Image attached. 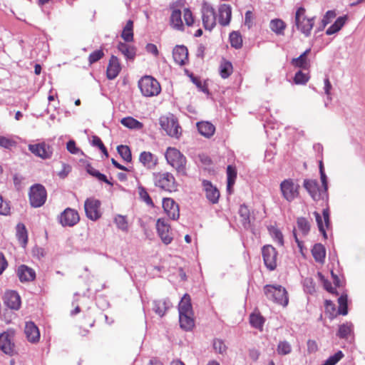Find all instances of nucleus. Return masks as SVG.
<instances>
[{"label": "nucleus", "mask_w": 365, "mask_h": 365, "mask_svg": "<svg viewBox=\"0 0 365 365\" xmlns=\"http://www.w3.org/2000/svg\"><path fill=\"white\" fill-rule=\"evenodd\" d=\"M167 163L172 166L178 174L186 175V163L185 156L175 148L168 147L165 153Z\"/></svg>", "instance_id": "1"}, {"label": "nucleus", "mask_w": 365, "mask_h": 365, "mask_svg": "<svg viewBox=\"0 0 365 365\" xmlns=\"http://www.w3.org/2000/svg\"><path fill=\"white\" fill-rule=\"evenodd\" d=\"M314 20L315 17L307 16L304 7L299 6L295 12L294 25L306 37H309L314 25Z\"/></svg>", "instance_id": "2"}, {"label": "nucleus", "mask_w": 365, "mask_h": 365, "mask_svg": "<svg viewBox=\"0 0 365 365\" xmlns=\"http://www.w3.org/2000/svg\"><path fill=\"white\" fill-rule=\"evenodd\" d=\"M266 297L275 303L287 307L289 303L288 293L286 289L281 285L267 284L264 287Z\"/></svg>", "instance_id": "3"}, {"label": "nucleus", "mask_w": 365, "mask_h": 365, "mask_svg": "<svg viewBox=\"0 0 365 365\" xmlns=\"http://www.w3.org/2000/svg\"><path fill=\"white\" fill-rule=\"evenodd\" d=\"M153 178L154 185L160 189L169 192L177 190L178 183L172 173L168 172L154 173Z\"/></svg>", "instance_id": "4"}, {"label": "nucleus", "mask_w": 365, "mask_h": 365, "mask_svg": "<svg viewBox=\"0 0 365 365\" xmlns=\"http://www.w3.org/2000/svg\"><path fill=\"white\" fill-rule=\"evenodd\" d=\"M159 122L161 128L169 136L179 138L181 135V128L178 124V120L173 114L161 116Z\"/></svg>", "instance_id": "5"}, {"label": "nucleus", "mask_w": 365, "mask_h": 365, "mask_svg": "<svg viewBox=\"0 0 365 365\" xmlns=\"http://www.w3.org/2000/svg\"><path fill=\"white\" fill-rule=\"evenodd\" d=\"M142 94L147 97L157 96L161 91L158 81L150 76L143 77L138 82Z\"/></svg>", "instance_id": "6"}, {"label": "nucleus", "mask_w": 365, "mask_h": 365, "mask_svg": "<svg viewBox=\"0 0 365 365\" xmlns=\"http://www.w3.org/2000/svg\"><path fill=\"white\" fill-rule=\"evenodd\" d=\"M29 196L32 207H41L46 200V190L44 187L40 184L34 185L30 188Z\"/></svg>", "instance_id": "7"}, {"label": "nucleus", "mask_w": 365, "mask_h": 365, "mask_svg": "<svg viewBox=\"0 0 365 365\" xmlns=\"http://www.w3.org/2000/svg\"><path fill=\"white\" fill-rule=\"evenodd\" d=\"M304 187L314 201L327 199V192L324 188H319L318 182L314 180H304Z\"/></svg>", "instance_id": "8"}, {"label": "nucleus", "mask_w": 365, "mask_h": 365, "mask_svg": "<svg viewBox=\"0 0 365 365\" xmlns=\"http://www.w3.org/2000/svg\"><path fill=\"white\" fill-rule=\"evenodd\" d=\"M101 205V203L100 200L94 197L87 198L84 202V209L86 217L93 221H96L99 219L101 216L100 210Z\"/></svg>", "instance_id": "9"}, {"label": "nucleus", "mask_w": 365, "mask_h": 365, "mask_svg": "<svg viewBox=\"0 0 365 365\" xmlns=\"http://www.w3.org/2000/svg\"><path fill=\"white\" fill-rule=\"evenodd\" d=\"M299 185L292 180H283L280 184V190L283 197L289 202L294 200L299 195Z\"/></svg>", "instance_id": "10"}, {"label": "nucleus", "mask_w": 365, "mask_h": 365, "mask_svg": "<svg viewBox=\"0 0 365 365\" xmlns=\"http://www.w3.org/2000/svg\"><path fill=\"white\" fill-rule=\"evenodd\" d=\"M202 24L206 30L211 31L216 25V15L214 9L207 3L202 6Z\"/></svg>", "instance_id": "11"}, {"label": "nucleus", "mask_w": 365, "mask_h": 365, "mask_svg": "<svg viewBox=\"0 0 365 365\" xmlns=\"http://www.w3.org/2000/svg\"><path fill=\"white\" fill-rule=\"evenodd\" d=\"M58 219L63 227H73L79 222L80 216L76 210L68 207L61 213Z\"/></svg>", "instance_id": "12"}, {"label": "nucleus", "mask_w": 365, "mask_h": 365, "mask_svg": "<svg viewBox=\"0 0 365 365\" xmlns=\"http://www.w3.org/2000/svg\"><path fill=\"white\" fill-rule=\"evenodd\" d=\"M262 254L263 260L267 268L274 270L277 267V252L272 245H265L262 247Z\"/></svg>", "instance_id": "13"}, {"label": "nucleus", "mask_w": 365, "mask_h": 365, "mask_svg": "<svg viewBox=\"0 0 365 365\" xmlns=\"http://www.w3.org/2000/svg\"><path fill=\"white\" fill-rule=\"evenodd\" d=\"M156 229L158 234L163 243L165 245L171 243L173 239V233L170 231V225L168 224L165 219L160 218L157 220Z\"/></svg>", "instance_id": "14"}, {"label": "nucleus", "mask_w": 365, "mask_h": 365, "mask_svg": "<svg viewBox=\"0 0 365 365\" xmlns=\"http://www.w3.org/2000/svg\"><path fill=\"white\" fill-rule=\"evenodd\" d=\"M3 301L4 304L11 310L17 311L21 305L20 295L14 290H7L5 292Z\"/></svg>", "instance_id": "15"}, {"label": "nucleus", "mask_w": 365, "mask_h": 365, "mask_svg": "<svg viewBox=\"0 0 365 365\" xmlns=\"http://www.w3.org/2000/svg\"><path fill=\"white\" fill-rule=\"evenodd\" d=\"M163 207L167 215L172 220H177L180 216L178 205L171 198H164Z\"/></svg>", "instance_id": "16"}, {"label": "nucleus", "mask_w": 365, "mask_h": 365, "mask_svg": "<svg viewBox=\"0 0 365 365\" xmlns=\"http://www.w3.org/2000/svg\"><path fill=\"white\" fill-rule=\"evenodd\" d=\"M0 350L6 354H13L14 351V343L11 334L4 332L0 334Z\"/></svg>", "instance_id": "17"}, {"label": "nucleus", "mask_w": 365, "mask_h": 365, "mask_svg": "<svg viewBox=\"0 0 365 365\" xmlns=\"http://www.w3.org/2000/svg\"><path fill=\"white\" fill-rule=\"evenodd\" d=\"M121 71V65L118 58L112 55L109 59L106 69V76L109 80L115 79Z\"/></svg>", "instance_id": "18"}, {"label": "nucleus", "mask_w": 365, "mask_h": 365, "mask_svg": "<svg viewBox=\"0 0 365 365\" xmlns=\"http://www.w3.org/2000/svg\"><path fill=\"white\" fill-rule=\"evenodd\" d=\"M202 185L207 199L212 204L217 203L220 197L218 189L209 180H204Z\"/></svg>", "instance_id": "19"}, {"label": "nucleus", "mask_w": 365, "mask_h": 365, "mask_svg": "<svg viewBox=\"0 0 365 365\" xmlns=\"http://www.w3.org/2000/svg\"><path fill=\"white\" fill-rule=\"evenodd\" d=\"M24 333L29 342L36 343L39 341L40 332L38 328L33 322H26Z\"/></svg>", "instance_id": "20"}, {"label": "nucleus", "mask_w": 365, "mask_h": 365, "mask_svg": "<svg viewBox=\"0 0 365 365\" xmlns=\"http://www.w3.org/2000/svg\"><path fill=\"white\" fill-rule=\"evenodd\" d=\"M175 62L180 66L185 65L188 60V51L185 46H176L173 51Z\"/></svg>", "instance_id": "21"}, {"label": "nucleus", "mask_w": 365, "mask_h": 365, "mask_svg": "<svg viewBox=\"0 0 365 365\" xmlns=\"http://www.w3.org/2000/svg\"><path fill=\"white\" fill-rule=\"evenodd\" d=\"M16 273L21 282L33 281L36 277L35 271L24 264L18 267Z\"/></svg>", "instance_id": "22"}, {"label": "nucleus", "mask_w": 365, "mask_h": 365, "mask_svg": "<svg viewBox=\"0 0 365 365\" xmlns=\"http://www.w3.org/2000/svg\"><path fill=\"white\" fill-rule=\"evenodd\" d=\"M117 49L124 56L127 61H134L136 56V48L134 46L120 41L117 45Z\"/></svg>", "instance_id": "23"}, {"label": "nucleus", "mask_w": 365, "mask_h": 365, "mask_svg": "<svg viewBox=\"0 0 365 365\" xmlns=\"http://www.w3.org/2000/svg\"><path fill=\"white\" fill-rule=\"evenodd\" d=\"M139 161L148 169H153L158 163V158L150 152L143 151L140 154Z\"/></svg>", "instance_id": "24"}, {"label": "nucleus", "mask_w": 365, "mask_h": 365, "mask_svg": "<svg viewBox=\"0 0 365 365\" xmlns=\"http://www.w3.org/2000/svg\"><path fill=\"white\" fill-rule=\"evenodd\" d=\"M232 16L231 7L223 4L219 9V23L222 26H227L230 24Z\"/></svg>", "instance_id": "25"}, {"label": "nucleus", "mask_w": 365, "mask_h": 365, "mask_svg": "<svg viewBox=\"0 0 365 365\" xmlns=\"http://www.w3.org/2000/svg\"><path fill=\"white\" fill-rule=\"evenodd\" d=\"M197 128L199 133L206 138L212 136L215 131V127L208 121L198 122Z\"/></svg>", "instance_id": "26"}, {"label": "nucleus", "mask_w": 365, "mask_h": 365, "mask_svg": "<svg viewBox=\"0 0 365 365\" xmlns=\"http://www.w3.org/2000/svg\"><path fill=\"white\" fill-rule=\"evenodd\" d=\"M170 306V301L167 299L155 300L153 302V309L160 317L165 315Z\"/></svg>", "instance_id": "27"}, {"label": "nucleus", "mask_w": 365, "mask_h": 365, "mask_svg": "<svg viewBox=\"0 0 365 365\" xmlns=\"http://www.w3.org/2000/svg\"><path fill=\"white\" fill-rule=\"evenodd\" d=\"M311 49L308 48L303 52L299 57L294 58L292 60V65L294 67H298L302 69H307L309 66V62L307 58V55L310 53Z\"/></svg>", "instance_id": "28"}, {"label": "nucleus", "mask_w": 365, "mask_h": 365, "mask_svg": "<svg viewBox=\"0 0 365 365\" xmlns=\"http://www.w3.org/2000/svg\"><path fill=\"white\" fill-rule=\"evenodd\" d=\"M170 25L178 31H184V25L182 21V13L180 9H174L170 16Z\"/></svg>", "instance_id": "29"}, {"label": "nucleus", "mask_w": 365, "mask_h": 365, "mask_svg": "<svg viewBox=\"0 0 365 365\" xmlns=\"http://www.w3.org/2000/svg\"><path fill=\"white\" fill-rule=\"evenodd\" d=\"M179 314H192L193 313L191 304V299L189 294H185L181 299L178 304Z\"/></svg>", "instance_id": "30"}, {"label": "nucleus", "mask_w": 365, "mask_h": 365, "mask_svg": "<svg viewBox=\"0 0 365 365\" xmlns=\"http://www.w3.org/2000/svg\"><path fill=\"white\" fill-rule=\"evenodd\" d=\"M179 322L180 326L182 329L185 331L191 330L195 325L193 313L192 314H179Z\"/></svg>", "instance_id": "31"}, {"label": "nucleus", "mask_w": 365, "mask_h": 365, "mask_svg": "<svg viewBox=\"0 0 365 365\" xmlns=\"http://www.w3.org/2000/svg\"><path fill=\"white\" fill-rule=\"evenodd\" d=\"M312 254L317 262H324L326 256L325 247L322 244H315L312 250Z\"/></svg>", "instance_id": "32"}, {"label": "nucleus", "mask_w": 365, "mask_h": 365, "mask_svg": "<svg viewBox=\"0 0 365 365\" xmlns=\"http://www.w3.org/2000/svg\"><path fill=\"white\" fill-rule=\"evenodd\" d=\"M16 237L19 243L25 247L28 242V235L25 225L23 223H19L16 227Z\"/></svg>", "instance_id": "33"}, {"label": "nucleus", "mask_w": 365, "mask_h": 365, "mask_svg": "<svg viewBox=\"0 0 365 365\" xmlns=\"http://www.w3.org/2000/svg\"><path fill=\"white\" fill-rule=\"evenodd\" d=\"M227 190L231 194L232 192V187L235 182L237 178V170L235 167L228 165L227 168Z\"/></svg>", "instance_id": "34"}, {"label": "nucleus", "mask_w": 365, "mask_h": 365, "mask_svg": "<svg viewBox=\"0 0 365 365\" xmlns=\"http://www.w3.org/2000/svg\"><path fill=\"white\" fill-rule=\"evenodd\" d=\"M121 38L125 42H132L133 41V21L132 20L127 21L123 29Z\"/></svg>", "instance_id": "35"}, {"label": "nucleus", "mask_w": 365, "mask_h": 365, "mask_svg": "<svg viewBox=\"0 0 365 365\" xmlns=\"http://www.w3.org/2000/svg\"><path fill=\"white\" fill-rule=\"evenodd\" d=\"M269 28L277 35H283L286 24L280 19H274L270 21Z\"/></svg>", "instance_id": "36"}, {"label": "nucleus", "mask_w": 365, "mask_h": 365, "mask_svg": "<svg viewBox=\"0 0 365 365\" xmlns=\"http://www.w3.org/2000/svg\"><path fill=\"white\" fill-rule=\"evenodd\" d=\"M353 332V324L351 322H346L339 326L337 336L341 339H346Z\"/></svg>", "instance_id": "37"}, {"label": "nucleus", "mask_w": 365, "mask_h": 365, "mask_svg": "<svg viewBox=\"0 0 365 365\" xmlns=\"http://www.w3.org/2000/svg\"><path fill=\"white\" fill-rule=\"evenodd\" d=\"M239 214L241 217V222L245 227H247L250 224V210L245 205H242L239 209Z\"/></svg>", "instance_id": "38"}, {"label": "nucleus", "mask_w": 365, "mask_h": 365, "mask_svg": "<svg viewBox=\"0 0 365 365\" xmlns=\"http://www.w3.org/2000/svg\"><path fill=\"white\" fill-rule=\"evenodd\" d=\"M120 123L125 127L131 129H140L143 128V123L133 117H125L121 119Z\"/></svg>", "instance_id": "39"}, {"label": "nucleus", "mask_w": 365, "mask_h": 365, "mask_svg": "<svg viewBox=\"0 0 365 365\" xmlns=\"http://www.w3.org/2000/svg\"><path fill=\"white\" fill-rule=\"evenodd\" d=\"M29 150L36 156L43 159L46 158V148L44 143H38L29 145Z\"/></svg>", "instance_id": "40"}, {"label": "nucleus", "mask_w": 365, "mask_h": 365, "mask_svg": "<svg viewBox=\"0 0 365 365\" xmlns=\"http://www.w3.org/2000/svg\"><path fill=\"white\" fill-rule=\"evenodd\" d=\"M250 322L253 327L262 330L264 319L259 314H252L250 317Z\"/></svg>", "instance_id": "41"}, {"label": "nucleus", "mask_w": 365, "mask_h": 365, "mask_svg": "<svg viewBox=\"0 0 365 365\" xmlns=\"http://www.w3.org/2000/svg\"><path fill=\"white\" fill-rule=\"evenodd\" d=\"M232 65L230 61H223L220 66V74L222 78H227L232 73Z\"/></svg>", "instance_id": "42"}, {"label": "nucleus", "mask_w": 365, "mask_h": 365, "mask_svg": "<svg viewBox=\"0 0 365 365\" xmlns=\"http://www.w3.org/2000/svg\"><path fill=\"white\" fill-rule=\"evenodd\" d=\"M114 222L117 227L123 232H127L128 230V223L126 216L117 215L114 217Z\"/></svg>", "instance_id": "43"}, {"label": "nucleus", "mask_w": 365, "mask_h": 365, "mask_svg": "<svg viewBox=\"0 0 365 365\" xmlns=\"http://www.w3.org/2000/svg\"><path fill=\"white\" fill-rule=\"evenodd\" d=\"M230 41L232 47L240 48L242 46V38L240 34L237 31H232L230 34Z\"/></svg>", "instance_id": "44"}, {"label": "nucleus", "mask_w": 365, "mask_h": 365, "mask_svg": "<svg viewBox=\"0 0 365 365\" xmlns=\"http://www.w3.org/2000/svg\"><path fill=\"white\" fill-rule=\"evenodd\" d=\"M119 155L126 162H130L132 160L131 151L128 146L120 145L117 148Z\"/></svg>", "instance_id": "45"}, {"label": "nucleus", "mask_w": 365, "mask_h": 365, "mask_svg": "<svg viewBox=\"0 0 365 365\" xmlns=\"http://www.w3.org/2000/svg\"><path fill=\"white\" fill-rule=\"evenodd\" d=\"M339 302V309L338 313L341 315H346L348 313L347 309V296L341 295L338 299Z\"/></svg>", "instance_id": "46"}, {"label": "nucleus", "mask_w": 365, "mask_h": 365, "mask_svg": "<svg viewBox=\"0 0 365 365\" xmlns=\"http://www.w3.org/2000/svg\"><path fill=\"white\" fill-rule=\"evenodd\" d=\"M277 353L280 355H287L292 351L291 345L287 341H279L277 349Z\"/></svg>", "instance_id": "47"}, {"label": "nucleus", "mask_w": 365, "mask_h": 365, "mask_svg": "<svg viewBox=\"0 0 365 365\" xmlns=\"http://www.w3.org/2000/svg\"><path fill=\"white\" fill-rule=\"evenodd\" d=\"M297 227L304 235H307L310 229L309 222L304 217L298 218Z\"/></svg>", "instance_id": "48"}, {"label": "nucleus", "mask_w": 365, "mask_h": 365, "mask_svg": "<svg viewBox=\"0 0 365 365\" xmlns=\"http://www.w3.org/2000/svg\"><path fill=\"white\" fill-rule=\"evenodd\" d=\"M344 356V354L341 351H338L333 356L329 357L324 364L321 365H335L342 357Z\"/></svg>", "instance_id": "49"}, {"label": "nucleus", "mask_w": 365, "mask_h": 365, "mask_svg": "<svg viewBox=\"0 0 365 365\" xmlns=\"http://www.w3.org/2000/svg\"><path fill=\"white\" fill-rule=\"evenodd\" d=\"M91 144L93 146L98 147L102 151V153L105 155V156L106 158L108 156L107 149L105 147V145H103L102 140H101V138L99 137H98L96 135H93L92 137Z\"/></svg>", "instance_id": "50"}, {"label": "nucleus", "mask_w": 365, "mask_h": 365, "mask_svg": "<svg viewBox=\"0 0 365 365\" xmlns=\"http://www.w3.org/2000/svg\"><path fill=\"white\" fill-rule=\"evenodd\" d=\"M213 348L216 352L221 354L225 353L227 350V346H225L224 341L219 339H214Z\"/></svg>", "instance_id": "51"}, {"label": "nucleus", "mask_w": 365, "mask_h": 365, "mask_svg": "<svg viewBox=\"0 0 365 365\" xmlns=\"http://www.w3.org/2000/svg\"><path fill=\"white\" fill-rule=\"evenodd\" d=\"M104 56V53L102 50H96L91 53L88 56V61L90 64H93L100 59H101Z\"/></svg>", "instance_id": "52"}, {"label": "nucleus", "mask_w": 365, "mask_h": 365, "mask_svg": "<svg viewBox=\"0 0 365 365\" xmlns=\"http://www.w3.org/2000/svg\"><path fill=\"white\" fill-rule=\"evenodd\" d=\"M138 194L140 197L148 205H153L152 199L150 198L145 188L142 186L138 187Z\"/></svg>", "instance_id": "53"}, {"label": "nucleus", "mask_w": 365, "mask_h": 365, "mask_svg": "<svg viewBox=\"0 0 365 365\" xmlns=\"http://www.w3.org/2000/svg\"><path fill=\"white\" fill-rule=\"evenodd\" d=\"M308 80L309 77L301 71L297 72L294 78V81L296 84H305Z\"/></svg>", "instance_id": "54"}, {"label": "nucleus", "mask_w": 365, "mask_h": 365, "mask_svg": "<svg viewBox=\"0 0 365 365\" xmlns=\"http://www.w3.org/2000/svg\"><path fill=\"white\" fill-rule=\"evenodd\" d=\"M10 213V205L7 201L4 200L0 195V215H7Z\"/></svg>", "instance_id": "55"}, {"label": "nucleus", "mask_w": 365, "mask_h": 365, "mask_svg": "<svg viewBox=\"0 0 365 365\" xmlns=\"http://www.w3.org/2000/svg\"><path fill=\"white\" fill-rule=\"evenodd\" d=\"M184 20L185 24L188 26H192L194 24V17L192 16V11L189 9H184Z\"/></svg>", "instance_id": "56"}, {"label": "nucleus", "mask_w": 365, "mask_h": 365, "mask_svg": "<svg viewBox=\"0 0 365 365\" xmlns=\"http://www.w3.org/2000/svg\"><path fill=\"white\" fill-rule=\"evenodd\" d=\"M314 217L316 218V221L317 222V225H318L319 232L323 234L324 237H327V234H326L324 225L323 222H322V216L317 212H314Z\"/></svg>", "instance_id": "57"}, {"label": "nucleus", "mask_w": 365, "mask_h": 365, "mask_svg": "<svg viewBox=\"0 0 365 365\" xmlns=\"http://www.w3.org/2000/svg\"><path fill=\"white\" fill-rule=\"evenodd\" d=\"M271 234L274 238V240L281 246H282L284 245V240H283V235L282 234V232L277 230V229H274L272 232H271Z\"/></svg>", "instance_id": "58"}, {"label": "nucleus", "mask_w": 365, "mask_h": 365, "mask_svg": "<svg viewBox=\"0 0 365 365\" xmlns=\"http://www.w3.org/2000/svg\"><path fill=\"white\" fill-rule=\"evenodd\" d=\"M324 93L327 96V99L329 101H331V90L332 88V86H331L328 77H326L324 78Z\"/></svg>", "instance_id": "59"}, {"label": "nucleus", "mask_w": 365, "mask_h": 365, "mask_svg": "<svg viewBox=\"0 0 365 365\" xmlns=\"http://www.w3.org/2000/svg\"><path fill=\"white\" fill-rule=\"evenodd\" d=\"M66 148L71 154L74 155L78 154L81 151L80 149L76 147V143L73 140H71L67 143Z\"/></svg>", "instance_id": "60"}, {"label": "nucleus", "mask_w": 365, "mask_h": 365, "mask_svg": "<svg viewBox=\"0 0 365 365\" xmlns=\"http://www.w3.org/2000/svg\"><path fill=\"white\" fill-rule=\"evenodd\" d=\"M304 285L307 292L312 294L315 291L314 284L312 279L306 278L304 282Z\"/></svg>", "instance_id": "61"}, {"label": "nucleus", "mask_w": 365, "mask_h": 365, "mask_svg": "<svg viewBox=\"0 0 365 365\" xmlns=\"http://www.w3.org/2000/svg\"><path fill=\"white\" fill-rule=\"evenodd\" d=\"M71 171V167L67 164L62 165V170L58 173L61 178H65Z\"/></svg>", "instance_id": "62"}, {"label": "nucleus", "mask_w": 365, "mask_h": 365, "mask_svg": "<svg viewBox=\"0 0 365 365\" xmlns=\"http://www.w3.org/2000/svg\"><path fill=\"white\" fill-rule=\"evenodd\" d=\"M12 145H13L12 140H11L4 136H0V146L5 148H9Z\"/></svg>", "instance_id": "63"}, {"label": "nucleus", "mask_w": 365, "mask_h": 365, "mask_svg": "<svg viewBox=\"0 0 365 365\" xmlns=\"http://www.w3.org/2000/svg\"><path fill=\"white\" fill-rule=\"evenodd\" d=\"M145 50L147 52L152 53L155 56L158 55V50L155 44L148 43L145 46Z\"/></svg>", "instance_id": "64"}]
</instances>
